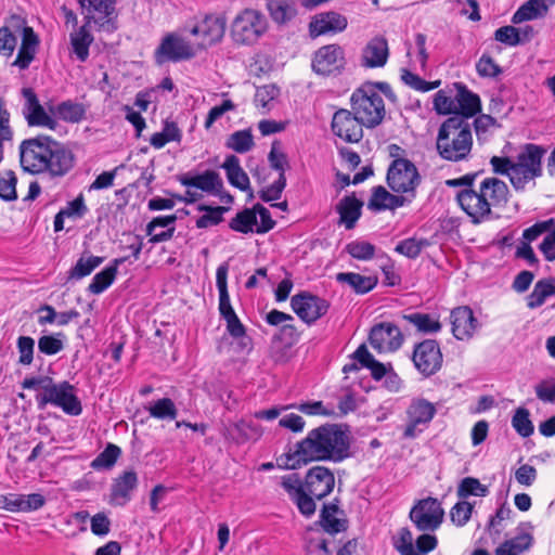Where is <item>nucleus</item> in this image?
<instances>
[{"instance_id":"1","label":"nucleus","mask_w":555,"mask_h":555,"mask_svg":"<svg viewBox=\"0 0 555 555\" xmlns=\"http://www.w3.org/2000/svg\"><path fill=\"white\" fill-rule=\"evenodd\" d=\"M350 438L338 425H324L310 430L287 455L285 466L296 468L311 461L341 462L349 456Z\"/></svg>"},{"instance_id":"2","label":"nucleus","mask_w":555,"mask_h":555,"mask_svg":"<svg viewBox=\"0 0 555 555\" xmlns=\"http://www.w3.org/2000/svg\"><path fill=\"white\" fill-rule=\"evenodd\" d=\"M545 149L535 144H525L514 159L493 156L490 159L492 170L496 175L507 176L516 191H524L534 185L535 179L542 175V158Z\"/></svg>"},{"instance_id":"3","label":"nucleus","mask_w":555,"mask_h":555,"mask_svg":"<svg viewBox=\"0 0 555 555\" xmlns=\"http://www.w3.org/2000/svg\"><path fill=\"white\" fill-rule=\"evenodd\" d=\"M473 146L470 125L459 116L448 118L440 127L437 137L439 155L450 162L465 159Z\"/></svg>"},{"instance_id":"4","label":"nucleus","mask_w":555,"mask_h":555,"mask_svg":"<svg viewBox=\"0 0 555 555\" xmlns=\"http://www.w3.org/2000/svg\"><path fill=\"white\" fill-rule=\"evenodd\" d=\"M376 87L385 93L390 91L387 83L364 85L357 89L350 99L351 109L367 128L378 126L386 114L384 100Z\"/></svg>"},{"instance_id":"5","label":"nucleus","mask_w":555,"mask_h":555,"mask_svg":"<svg viewBox=\"0 0 555 555\" xmlns=\"http://www.w3.org/2000/svg\"><path fill=\"white\" fill-rule=\"evenodd\" d=\"M268 29V18L261 11L245 8L234 16L230 26V34L236 44L251 46L256 43Z\"/></svg>"},{"instance_id":"6","label":"nucleus","mask_w":555,"mask_h":555,"mask_svg":"<svg viewBox=\"0 0 555 555\" xmlns=\"http://www.w3.org/2000/svg\"><path fill=\"white\" fill-rule=\"evenodd\" d=\"M72 166L69 151L49 137L37 134V173L48 171L52 176H63Z\"/></svg>"},{"instance_id":"7","label":"nucleus","mask_w":555,"mask_h":555,"mask_svg":"<svg viewBox=\"0 0 555 555\" xmlns=\"http://www.w3.org/2000/svg\"><path fill=\"white\" fill-rule=\"evenodd\" d=\"M37 397H40V405L52 403L70 415H79L82 411L74 387L67 382L55 385L50 377L37 379Z\"/></svg>"},{"instance_id":"8","label":"nucleus","mask_w":555,"mask_h":555,"mask_svg":"<svg viewBox=\"0 0 555 555\" xmlns=\"http://www.w3.org/2000/svg\"><path fill=\"white\" fill-rule=\"evenodd\" d=\"M83 20L88 24H93L95 31L104 35H111L118 29V11L116 3L118 0H77Z\"/></svg>"},{"instance_id":"9","label":"nucleus","mask_w":555,"mask_h":555,"mask_svg":"<svg viewBox=\"0 0 555 555\" xmlns=\"http://www.w3.org/2000/svg\"><path fill=\"white\" fill-rule=\"evenodd\" d=\"M449 185L467 184L468 189L462 190L456 195V201L462 210L470 218L473 223H480L489 220L491 212L479 185H473V178L468 176L456 180H449Z\"/></svg>"},{"instance_id":"10","label":"nucleus","mask_w":555,"mask_h":555,"mask_svg":"<svg viewBox=\"0 0 555 555\" xmlns=\"http://www.w3.org/2000/svg\"><path fill=\"white\" fill-rule=\"evenodd\" d=\"M444 511L435 498L417 501L410 511V519L423 532H434L442 524Z\"/></svg>"},{"instance_id":"11","label":"nucleus","mask_w":555,"mask_h":555,"mask_svg":"<svg viewBox=\"0 0 555 555\" xmlns=\"http://www.w3.org/2000/svg\"><path fill=\"white\" fill-rule=\"evenodd\" d=\"M436 414L435 405L425 399H414L405 411L403 438L414 439L429 425Z\"/></svg>"},{"instance_id":"12","label":"nucleus","mask_w":555,"mask_h":555,"mask_svg":"<svg viewBox=\"0 0 555 555\" xmlns=\"http://www.w3.org/2000/svg\"><path fill=\"white\" fill-rule=\"evenodd\" d=\"M387 182L389 188L397 193H408L414 197V190L420 183L416 167L410 160L399 158L392 162L388 169Z\"/></svg>"},{"instance_id":"13","label":"nucleus","mask_w":555,"mask_h":555,"mask_svg":"<svg viewBox=\"0 0 555 555\" xmlns=\"http://www.w3.org/2000/svg\"><path fill=\"white\" fill-rule=\"evenodd\" d=\"M199 52L194 42L186 40L178 34H169L163 40L155 52L156 62H179L189 60Z\"/></svg>"},{"instance_id":"14","label":"nucleus","mask_w":555,"mask_h":555,"mask_svg":"<svg viewBox=\"0 0 555 555\" xmlns=\"http://www.w3.org/2000/svg\"><path fill=\"white\" fill-rule=\"evenodd\" d=\"M225 27L227 20L223 15H206L190 30L191 35L199 38L197 42H194L197 50L201 51L219 42L224 36Z\"/></svg>"},{"instance_id":"15","label":"nucleus","mask_w":555,"mask_h":555,"mask_svg":"<svg viewBox=\"0 0 555 555\" xmlns=\"http://www.w3.org/2000/svg\"><path fill=\"white\" fill-rule=\"evenodd\" d=\"M413 363L425 377L436 374L442 366V353L436 340L426 339L415 346Z\"/></svg>"},{"instance_id":"16","label":"nucleus","mask_w":555,"mask_h":555,"mask_svg":"<svg viewBox=\"0 0 555 555\" xmlns=\"http://www.w3.org/2000/svg\"><path fill=\"white\" fill-rule=\"evenodd\" d=\"M15 33H18L22 37L35 36L33 27L27 26L25 17L18 14H11L7 20L5 24L0 27V54L4 56H11L16 48L17 38Z\"/></svg>"},{"instance_id":"17","label":"nucleus","mask_w":555,"mask_h":555,"mask_svg":"<svg viewBox=\"0 0 555 555\" xmlns=\"http://www.w3.org/2000/svg\"><path fill=\"white\" fill-rule=\"evenodd\" d=\"M331 126L334 134L348 143H358L363 138L365 127L352 109L345 108L335 112Z\"/></svg>"},{"instance_id":"18","label":"nucleus","mask_w":555,"mask_h":555,"mask_svg":"<svg viewBox=\"0 0 555 555\" xmlns=\"http://www.w3.org/2000/svg\"><path fill=\"white\" fill-rule=\"evenodd\" d=\"M369 340L377 352H392L401 347L403 336L397 325L384 322L372 327Z\"/></svg>"},{"instance_id":"19","label":"nucleus","mask_w":555,"mask_h":555,"mask_svg":"<svg viewBox=\"0 0 555 555\" xmlns=\"http://www.w3.org/2000/svg\"><path fill=\"white\" fill-rule=\"evenodd\" d=\"M345 64L344 50L337 44L321 47L312 60V68L319 75H331L339 72Z\"/></svg>"},{"instance_id":"20","label":"nucleus","mask_w":555,"mask_h":555,"mask_svg":"<svg viewBox=\"0 0 555 555\" xmlns=\"http://www.w3.org/2000/svg\"><path fill=\"white\" fill-rule=\"evenodd\" d=\"M294 312L305 322L312 323L324 315L328 309L326 300L302 293L291 300Z\"/></svg>"},{"instance_id":"21","label":"nucleus","mask_w":555,"mask_h":555,"mask_svg":"<svg viewBox=\"0 0 555 555\" xmlns=\"http://www.w3.org/2000/svg\"><path fill=\"white\" fill-rule=\"evenodd\" d=\"M335 486L334 474L324 466L311 467L305 478L306 491L318 500L328 495Z\"/></svg>"},{"instance_id":"22","label":"nucleus","mask_w":555,"mask_h":555,"mask_svg":"<svg viewBox=\"0 0 555 555\" xmlns=\"http://www.w3.org/2000/svg\"><path fill=\"white\" fill-rule=\"evenodd\" d=\"M452 334L457 340H469L479 327L473 310L467 306L454 308L450 314Z\"/></svg>"},{"instance_id":"23","label":"nucleus","mask_w":555,"mask_h":555,"mask_svg":"<svg viewBox=\"0 0 555 555\" xmlns=\"http://www.w3.org/2000/svg\"><path fill=\"white\" fill-rule=\"evenodd\" d=\"M348 21L340 13L328 11L314 15L309 24L310 36L334 35L347 28Z\"/></svg>"},{"instance_id":"24","label":"nucleus","mask_w":555,"mask_h":555,"mask_svg":"<svg viewBox=\"0 0 555 555\" xmlns=\"http://www.w3.org/2000/svg\"><path fill=\"white\" fill-rule=\"evenodd\" d=\"M93 24H88L83 20V24L69 31V54L79 62H86L89 57V48L94 38L91 34Z\"/></svg>"},{"instance_id":"25","label":"nucleus","mask_w":555,"mask_h":555,"mask_svg":"<svg viewBox=\"0 0 555 555\" xmlns=\"http://www.w3.org/2000/svg\"><path fill=\"white\" fill-rule=\"evenodd\" d=\"M478 185L491 214L493 208L505 206L508 201L509 190L504 181L495 177H487Z\"/></svg>"},{"instance_id":"26","label":"nucleus","mask_w":555,"mask_h":555,"mask_svg":"<svg viewBox=\"0 0 555 555\" xmlns=\"http://www.w3.org/2000/svg\"><path fill=\"white\" fill-rule=\"evenodd\" d=\"M533 544L532 526L521 525L517 528V534L504 541L495 548V555H520Z\"/></svg>"},{"instance_id":"27","label":"nucleus","mask_w":555,"mask_h":555,"mask_svg":"<svg viewBox=\"0 0 555 555\" xmlns=\"http://www.w3.org/2000/svg\"><path fill=\"white\" fill-rule=\"evenodd\" d=\"M179 181L186 188H195L209 194H217L223 188L220 175L214 170H206L195 176L185 175L180 177Z\"/></svg>"},{"instance_id":"28","label":"nucleus","mask_w":555,"mask_h":555,"mask_svg":"<svg viewBox=\"0 0 555 555\" xmlns=\"http://www.w3.org/2000/svg\"><path fill=\"white\" fill-rule=\"evenodd\" d=\"M455 93V115L467 120L475 116L481 109L480 99L477 94L469 91L463 83H454Z\"/></svg>"},{"instance_id":"29","label":"nucleus","mask_w":555,"mask_h":555,"mask_svg":"<svg viewBox=\"0 0 555 555\" xmlns=\"http://www.w3.org/2000/svg\"><path fill=\"white\" fill-rule=\"evenodd\" d=\"M137 485V474L133 470L124 472L112 485L111 502L115 505H125L131 499V492Z\"/></svg>"},{"instance_id":"30","label":"nucleus","mask_w":555,"mask_h":555,"mask_svg":"<svg viewBox=\"0 0 555 555\" xmlns=\"http://www.w3.org/2000/svg\"><path fill=\"white\" fill-rule=\"evenodd\" d=\"M228 263L220 264L216 271V284L219 291V312L225 321L236 317V313L231 305L228 292Z\"/></svg>"},{"instance_id":"31","label":"nucleus","mask_w":555,"mask_h":555,"mask_svg":"<svg viewBox=\"0 0 555 555\" xmlns=\"http://www.w3.org/2000/svg\"><path fill=\"white\" fill-rule=\"evenodd\" d=\"M388 59V44L382 37L373 38L364 48L362 61L366 67L384 66Z\"/></svg>"},{"instance_id":"32","label":"nucleus","mask_w":555,"mask_h":555,"mask_svg":"<svg viewBox=\"0 0 555 555\" xmlns=\"http://www.w3.org/2000/svg\"><path fill=\"white\" fill-rule=\"evenodd\" d=\"M126 260V257L114 259L109 266L93 276L91 283L88 286V291L94 295L103 293L113 284L118 272V267Z\"/></svg>"},{"instance_id":"33","label":"nucleus","mask_w":555,"mask_h":555,"mask_svg":"<svg viewBox=\"0 0 555 555\" xmlns=\"http://www.w3.org/2000/svg\"><path fill=\"white\" fill-rule=\"evenodd\" d=\"M221 168L225 170L228 181L231 185L240 189L241 191H250L249 178L241 167L238 157L235 155L227 156Z\"/></svg>"},{"instance_id":"34","label":"nucleus","mask_w":555,"mask_h":555,"mask_svg":"<svg viewBox=\"0 0 555 555\" xmlns=\"http://www.w3.org/2000/svg\"><path fill=\"white\" fill-rule=\"evenodd\" d=\"M552 296H555V278L539 280L527 297V307L539 308Z\"/></svg>"},{"instance_id":"35","label":"nucleus","mask_w":555,"mask_h":555,"mask_svg":"<svg viewBox=\"0 0 555 555\" xmlns=\"http://www.w3.org/2000/svg\"><path fill=\"white\" fill-rule=\"evenodd\" d=\"M547 12L548 9L542 0H528L514 13L512 22L521 24L527 21L542 18Z\"/></svg>"},{"instance_id":"36","label":"nucleus","mask_w":555,"mask_h":555,"mask_svg":"<svg viewBox=\"0 0 555 555\" xmlns=\"http://www.w3.org/2000/svg\"><path fill=\"white\" fill-rule=\"evenodd\" d=\"M0 508L9 512L35 511V492L27 495L16 493L1 494Z\"/></svg>"},{"instance_id":"37","label":"nucleus","mask_w":555,"mask_h":555,"mask_svg":"<svg viewBox=\"0 0 555 555\" xmlns=\"http://www.w3.org/2000/svg\"><path fill=\"white\" fill-rule=\"evenodd\" d=\"M362 203L353 196L344 197L338 206L337 211L340 216V222L345 224L346 229H352L360 218Z\"/></svg>"},{"instance_id":"38","label":"nucleus","mask_w":555,"mask_h":555,"mask_svg":"<svg viewBox=\"0 0 555 555\" xmlns=\"http://www.w3.org/2000/svg\"><path fill=\"white\" fill-rule=\"evenodd\" d=\"M266 8L272 21L279 25L288 23L297 14L295 7L285 0H268Z\"/></svg>"},{"instance_id":"39","label":"nucleus","mask_w":555,"mask_h":555,"mask_svg":"<svg viewBox=\"0 0 555 555\" xmlns=\"http://www.w3.org/2000/svg\"><path fill=\"white\" fill-rule=\"evenodd\" d=\"M354 359L364 367L371 371L375 379H382L387 371L391 369L390 364L386 365L374 359L364 345H361L354 352Z\"/></svg>"},{"instance_id":"40","label":"nucleus","mask_w":555,"mask_h":555,"mask_svg":"<svg viewBox=\"0 0 555 555\" xmlns=\"http://www.w3.org/2000/svg\"><path fill=\"white\" fill-rule=\"evenodd\" d=\"M336 279L338 282L348 284L358 294H365L377 284L376 278L353 272L338 273Z\"/></svg>"},{"instance_id":"41","label":"nucleus","mask_w":555,"mask_h":555,"mask_svg":"<svg viewBox=\"0 0 555 555\" xmlns=\"http://www.w3.org/2000/svg\"><path fill=\"white\" fill-rule=\"evenodd\" d=\"M66 335L63 332L53 334H42L38 339L37 346L40 352L47 356H54L64 350Z\"/></svg>"},{"instance_id":"42","label":"nucleus","mask_w":555,"mask_h":555,"mask_svg":"<svg viewBox=\"0 0 555 555\" xmlns=\"http://www.w3.org/2000/svg\"><path fill=\"white\" fill-rule=\"evenodd\" d=\"M104 261L103 257L88 255L81 256L69 271V279L80 280L98 268Z\"/></svg>"},{"instance_id":"43","label":"nucleus","mask_w":555,"mask_h":555,"mask_svg":"<svg viewBox=\"0 0 555 555\" xmlns=\"http://www.w3.org/2000/svg\"><path fill=\"white\" fill-rule=\"evenodd\" d=\"M147 411L154 418L162 421H172L178 415L175 402L169 398H162L153 402Z\"/></svg>"},{"instance_id":"44","label":"nucleus","mask_w":555,"mask_h":555,"mask_svg":"<svg viewBox=\"0 0 555 555\" xmlns=\"http://www.w3.org/2000/svg\"><path fill=\"white\" fill-rule=\"evenodd\" d=\"M254 138L249 129L238 130L230 134L225 146L236 153H246L254 147Z\"/></svg>"},{"instance_id":"45","label":"nucleus","mask_w":555,"mask_h":555,"mask_svg":"<svg viewBox=\"0 0 555 555\" xmlns=\"http://www.w3.org/2000/svg\"><path fill=\"white\" fill-rule=\"evenodd\" d=\"M430 245V242L424 237H409L396 245L395 250L410 259H414Z\"/></svg>"},{"instance_id":"46","label":"nucleus","mask_w":555,"mask_h":555,"mask_svg":"<svg viewBox=\"0 0 555 555\" xmlns=\"http://www.w3.org/2000/svg\"><path fill=\"white\" fill-rule=\"evenodd\" d=\"M229 437L237 442H243L250 439H257L261 433L257 425L246 421H240L233 426L228 428Z\"/></svg>"},{"instance_id":"47","label":"nucleus","mask_w":555,"mask_h":555,"mask_svg":"<svg viewBox=\"0 0 555 555\" xmlns=\"http://www.w3.org/2000/svg\"><path fill=\"white\" fill-rule=\"evenodd\" d=\"M403 319L413 324L420 332L435 333L441 330L439 320L429 314L415 312L403 315Z\"/></svg>"},{"instance_id":"48","label":"nucleus","mask_w":555,"mask_h":555,"mask_svg":"<svg viewBox=\"0 0 555 555\" xmlns=\"http://www.w3.org/2000/svg\"><path fill=\"white\" fill-rule=\"evenodd\" d=\"M198 210L204 215L196 220V228L206 229L219 224L223 220V214L227 208L218 206L211 207L207 205H199Z\"/></svg>"},{"instance_id":"49","label":"nucleus","mask_w":555,"mask_h":555,"mask_svg":"<svg viewBox=\"0 0 555 555\" xmlns=\"http://www.w3.org/2000/svg\"><path fill=\"white\" fill-rule=\"evenodd\" d=\"M35 60V36L24 37L20 46L13 66L20 69H27L30 63Z\"/></svg>"},{"instance_id":"50","label":"nucleus","mask_w":555,"mask_h":555,"mask_svg":"<svg viewBox=\"0 0 555 555\" xmlns=\"http://www.w3.org/2000/svg\"><path fill=\"white\" fill-rule=\"evenodd\" d=\"M488 492V487L482 485L477 478L473 477L464 478L457 488V495L462 499L469 495L486 496Z\"/></svg>"},{"instance_id":"51","label":"nucleus","mask_w":555,"mask_h":555,"mask_svg":"<svg viewBox=\"0 0 555 555\" xmlns=\"http://www.w3.org/2000/svg\"><path fill=\"white\" fill-rule=\"evenodd\" d=\"M57 117L69 122H78L83 118L85 108L81 104L65 101L55 106Z\"/></svg>"},{"instance_id":"52","label":"nucleus","mask_w":555,"mask_h":555,"mask_svg":"<svg viewBox=\"0 0 555 555\" xmlns=\"http://www.w3.org/2000/svg\"><path fill=\"white\" fill-rule=\"evenodd\" d=\"M257 223V217L253 209H245L238 212L231 221L230 228L236 232L248 233Z\"/></svg>"},{"instance_id":"53","label":"nucleus","mask_w":555,"mask_h":555,"mask_svg":"<svg viewBox=\"0 0 555 555\" xmlns=\"http://www.w3.org/2000/svg\"><path fill=\"white\" fill-rule=\"evenodd\" d=\"M512 426L521 437L531 436L534 427L530 421L529 411L525 408H518L512 417Z\"/></svg>"},{"instance_id":"54","label":"nucleus","mask_w":555,"mask_h":555,"mask_svg":"<svg viewBox=\"0 0 555 555\" xmlns=\"http://www.w3.org/2000/svg\"><path fill=\"white\" fill-rule=\"evenodd\" d=\"M393 546L400 555H421L415 553L412 532L408 528H401L393 539Z\"/></svg>"},{"instance_id":"55","label":"nucleus","mask_w":555,"mask_h":555,"mask_svg":"<svg viewBox=\"0 0 555 555\" xmlns=\"http://www.w3.org/2000/svg\"><path fill=\"white\" fill-rule=\"evenodd\" d=\"M31 442L27 439L17 440L14 448L9 451L8 459L12 464H16L21 460L26 462L35 461V448L30 450Z\"/></svg>"},{"instance_id":"56","label":"nucleus","mask_w":555,"mask_h":555,"mask_svg":"<svg viewBox=\"0 0 555 555\" xmlns=\"http://www.w3.org/2000/svg\"><path fill=\"white\" fill-rule=\"evenodd\" d=\"M20 165L24 172L35 175L34 139H26L21 143Z\"/></svg>"},{"instance_id":"57","label":"nucleus","mask_w":555,"mask_h":555,"mask_svg":"<svg viewBox=\"0 0 555 555\" xmlns=\"http://www.w3.org/2000/svg\"><path fill=\"white\" fill-rule=\"evenodd\" d=\"M346 251L354 259L370 260L375 255V246L364 241H353L346 245Z\"/></svg>"},{"instance_id":"58","label":"nucleus","mask_w":555,"mask_h":555,"mask_svg":"<svg viewBox=\"0 0 555 555\" xmlns=\"http://www.w3.org/2000/svg\"><path fill=\"white\" fill-rule=\"evenodd\" d=\"M337 506L334 504L324 505L321 513V522L325 531L337 533L344 529V524L336 518Z\"/></svg>"},{"instance_id":"59","label":"nucleus","mask_w":555,"mask_h":555,"mask_svg":"<svg viewBox=\"0 0 555 555\" xmlns=\"http://www.w3.org/2000/svg\"><path fill=\"white\" fill-rule=\"evenodd\" d=\"M455 96L453 98L451 91L439 90L434 98V108L440 115H455Z\"/></svg>"},{"instance_id":"60","label":"nucleus","mask_w":555,"mask_h":555,"mask_svg":"<svg viewBox=\"0 0 555 555\" xmlns=\"http://www.w3.org/2000/svg\"><path fill=\"white\" fill-rule=\"evenodd\" d=\"M7 176L8 178L0 177V198L4 202H14L17 199V178L12 170H8Z\"/></svg>"},{"instance_id":"61","label":"nucleus","mask_w":555,"mask_h":555,"mask_svg":"<svg viewBox=\"0 0 555 555\" xmlns=\"http://www.w3.org/2000/svg\"><path fill=\"white\" fill-rule=\"evenodd\" d=\"M57 112L53 105H48V108L40 105L37 102L36 108V122L37 127H46L48 129H54L56 126Z\"/></svg>"},{"instance_id":"62","label":"nucleus","mask_w":555,"mask_h":555,"mask_svg":"<svg viewBox=\"0 0 555 555\" xmlns=\"http://www.w3.org/2000/svg\"><path fill=\"white\" fill-rule=\"evenodd\" d=\"M120 449L115 444H108L92 462L93 468H109L117 461Z\"/></svg>"},{"instance_id":"63","label":"nucleus","mask_w":555,"mask_h":555,"mask_svg":"<svg viewBox=\"0 0 555 555\" xmlns=\"http://www.w3.org/2000/svg\"><path fill=\"white\" fill-rule=\"evenodd\" d=\"M555 232V220L548 219L545 221L537 222L530 228L526 229L522 233V237L526 241L525 243H530L537 240L543 233Z\"/></svg>"},{"instance_id":"64","label":"nucleus","mask_w":555,"mask_h":555,"mask_svg":"<svg viewBox=\"0 0 555 555\" xmlns=\"http://www.w3.org/2000/svg\"><path fill=\"white\" fill-rule=\"evenodd\" d=\"M281 486L293 501L306 491L305 482L302 483L299 476L294 473L283 476Z\"/></svg>"}]
</instances>
